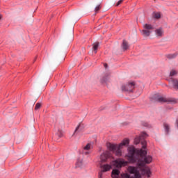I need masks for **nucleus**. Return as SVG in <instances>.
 I'll list each match as a JSON object with an SVG mask.
<instances>
[{
    "mask_svg": "<svg viewBox=\"0 0 178 178\" xmlns=\"http://www.w3.org/2000/svg\"><path fill=\"white\" fill-rule=\"evenodd\" d=\"M129 163H137V165L144 168L145 165H149L152 162V156H147V151L143 149H137L134 146L128 147V154L126 155Z\"/></svg>",
    "mask_w": 178,
    "mask_h": 178,
    "instance_id": "obj_1",
    "label": "nucleus"
},
{
    "mask_svg": "<svg viewBox=\"0 0 178 178\" xmlns=\"http://www.w3.org/2000/svg\"><path fill=\"white\" fill-rule=\"evenodd\" d=\"M147 137L148 134L145 132H143L139 137L135 138L134 144L137 145V144H140V143H141L142 148L145 149V148H147V141L145 140V138Z\"/></svg>",
    "mask_w": 178,
    "mask_h": 178,
    "instance_id": "obj_2",
    "label": "nucleus"
},
{
    "mask_svg": "<svg viewBox=\"0 0 178 178\" xmlns=\"http://www.w3.org/2000/svg\"><path fill=\"white\" fill-rule=\"evenodd\" d=\"M113 166L118 168V169H120L124 166H127L130 162L129 161H125L124 159H117L116 160L113 161Z\"/></svg>",
    "mask_w": 178,
    "mask_h": 178,
    "instance_id": "obj_3",
    "label": "nucleus"
},
{
    "mask_svg": "<svg viewBox=\"0 0 178 178\" xmlns=\"http://www.w3.org/2000/svg\"><path fill=\"white\" fill-rule=\"evenodd\" d=\"M135 88L136 83L134 82H129L126 85H122L121 87L122 90L126 92H133Z\"/></svg>",
    "mask_w": 178,
    "mask_h": 178,
    "instance_id": "obj_4",
    "label": "nucleus"
},
{
    "mask_svg": "<svg viewBox=\"0 0 178 178\" xmlns=\"http://www.w3.org/2000/svg\"><path fill=\"white\" fill-rule=\"evenodd\" d=\"M154 99H155V101H156V102H161V103L172 102V104H176V99H167V98H165V97H161V96L154 97Z\"/></svg>",
    "mask_w": 178,
    "mask_h": 178,
    "instance_id": "obj_5",
    "label": "nucleus"
},
{
    "mask_svg": "<svg viewBox=\"0 0 178 178\" xmlns=\"http://www.w3.org/2000/svg\"><path fill=\"white\" fill-rule=\"evenodd\" d=\"M100 159L101 162H108V159H112V154L109 151H106L101 155Z\"/></svg>",
    "mask_w": 178,
    "mask_h": 178,
    "instance_id": "obj_6",
    "label": "nucleus"
},
{
    "mask_svg": "<svg viewBox=\"0 0 178 178\" xmlns=\"http://www.w3.org/2000/svg\"><path fill=\"white\" fill-rule=\"evenodd\" d=\"M141 172H142V175L147 176L148 178L151 177V175H152V172H151V169H149V167L143 168L141 170Z\"/></svg>",
    "mask_w": 178,
    "mask_h": 178,
    "instance_id": "obj_7",
    "label": "nucleus"
},
{
    "mask_svg": "<svg viewBox=\"0 0 178 178\" xmlns=\"http://www.w3.org/2000/svg\"><path fill=\"white\" fill-rule=\"evenodd\" d=\"M118 147H119V145H115L109 143L107 144V147L109 149L110 152H115L116 149H118Z\"/></svg>",
    "mask_w": 178,
    "mask_h": 178,
    "instance_id": "obj_8",
    "label": "nucleus"
},
{
    "mask_svg": "<svg viewBox=\"0 0 178 178\" xmlns=\"http://www.w3.org/2000/svg\"><path fill=\"white\" fill-rule=\"evenodd\" d=\"M123 178H141V175L138 171L134 176L130 175L129 173H124Z\"/></svg>",
    "mask_w": 178,
    "mask_h": 178,
    "instance_id": "obj_9",
    "label": "nucleus"
},
{
    "mask_svg": "<svg viewBox=\"0 0 178 178\" xmlns=\"http://www.w3.org/2000/svg\"><path fill=\"white\" fill-rule=\"evenodd\" d=\"M127 172H129L130 175H135L136 173H138V169L137 167L129 165L127 168Z\"/></svg>",
    "mask_w": 178,
    "mask_h": 178,
    "instance_id": "obj_10",
    "label": "nucleus"
},
{
    "mask_svg": "<svg viewBox=\"0 0 178 178\" xmlns=\"http://www.w3.org/2000/svg\"><path fill=\"white\" fill-rule=\"evenodd\" d=\"M102 170L100 171L102 173L105 172H109V170H111L112 169V165H109V164H104L103 165L101 166Z\"/></svg>",
    "mask_w": 178,
    "mask_h": 178,
    "instance_id": "obj_11",
    "label": "nucleus"
},
{
    "mask_svg": "<svg viewBox=\"0 0 178 178\" xmlns=\"http://www.w3.org/2000/svg\"><path fill=\"white\" fill-rule=\"evenodd\" d=\"M123 51H127V49H129L130 48V45H129V42H127V41L126 40H123L122 41V44L121 45Z\"/></svg>",
    "mask_w": 178,
    "mask_h": 178,
    "instance_id": "obj_12",
    "label": "nucleus"
},
{
    "mask_svg": "<svg viewBox=\"0 0 178 178\" xmlns=\"http://www.w3.org/2000/svg\"><path fill=\"white\" fill-rule=\"evenodd\" d=\"M119 175H120V171L118 169L113 170L111 172V177L113 178H119Z\"/></svg>",
    "mask_w": 178,
    "mask_h": 178,
    "instance_id": "obj_13",
    "label": "nucleus"
},
{
    "mask_svg": "<svg viewBox=\"0 0 178 178\" xmlns=\"http://www.w3.org/2000/svg\"><path fill=\"white\" fill-rule=\"evenodd\" d=\"M129 143L130 140H129L128 138H125L118 145L119 147L123 148V147H125V145H129Z\"/></svg>",
    "mask_w": 178,
    "mask_h": 178,
    "instance_id": "obj_14",
    "label": "nucleus"
},
{
    "mask_svg": "<svg viewBox=\"0 0 178 178\" xmlns=\"http://www.w3.org/2000/svg\"><path fill=\"white\" fill-rule=\"evenodd\" d=\"M122 147H119L118 145L115 151L113 152L116 156H122Z\"/></svg>",
    "mask_w": 178,
    "mask_h": 178,
    "instance_id": "obj_15",
    "label": "nucleus"
},
{
    "mask_svg": "<svg viewBox=\"0 0 178 178\" xmlns=\"http://www.w3.org/2000/svg\"><path fill=\"white\" fill-rule=\"evenodd\" d=\"M155 33L157 37H162V35H163V30L162 29V28L156 29Z\"/></svg>",
    "mask_w": 178,
    "mask_h": 178,
    "instance_id": "obj_16",
    "label": "nucleus"
},
{
    "mask_svg": "<svg viewBox=\"0 0 178 178\" xmlns=\"http://www.w3.org/2000/svg\"><path fill=\"white\" fill-rule=\"evenodd\" d=\"M141 33L144 37H149L151 35V31H148L147 29L142 30Z\"/></svg>",
    "mask_w": 178,
    "mask_h": 178,
    "instance_id": "obj_17",
    "label": "nucleus"
},
{
    "mask_svg": "<svg viewBox=\"0 0 178 178\" xmlns=\"http://www.w3.org/2000/svg\"><path fill=\"white\" fill-rule=\"evenodd\" d=\"M143 29H145V30L151 31V30H154V26L149 24H145V25H143Z\"/></svg>",
    "mask_w": 178,
    "mask_h": 178,
    "instance_id": "obj_18",
    "label": "nucleus"
},
{
    "mask_svg": "<svg viewBox=\"0 0 178 178\" xmlns=\"http://www.w3.org/2000/svg\"><path fill=\"white\" fill-rule=\"evenodd\" d=\"M173 88L178 90V79H172Z\"/></svg>",
    "mask_w": 178,
    "mask_h": 178,
    "instance_id": "obj_19",
    "label": "nucleus"
},
{
    "mask_svg": "<svg viewBox=\"0 0 178 178\" xmlns=\"http://www.w3.org/2000/svg\"><path fill=\"white\" fill-rule=\"evenodd\" d=\"M176 56H177V54H176V53L166 55V58L168 59H175V58H176Z\"/></svg>",
    "mask_w": 178,
    "mask_h": 178,
    "instance_id": "obj_20",
    "label": "nucleus"
},
{
    "mask_svg": "<svg viewBox=\"0 0 178 178\" xmlns=\"http://www.w3.org/2000/svg\"><path fill=\"white\" fill-rule=\"evenodd\" d=\"M163 126H164V130L165 131V134H169V130L170 129L169 124H168L167 123H164Z\"/></svg>",
    "mask_w": 178,
    "mask_h": 178,
    "instance_id": "obj_21",
    "label": "nucleus"
},
{
    "mask_svg": "<svg viewBox=\"0 0 178 178\" xmlns=\"http://www.w3.org/2000/svg\"><path fill=\"white\" fill-rule=\"evenodd\" d=\"M109 80V76L106 75L105 76H104L102 80H101V83H108V81Z\"/></svg>",
    "mask_w": 178,
    "mask_h": 178,
    "instance_id": "obj_22",
    "label": "nucleus"
},
{
    "mask_svg": "<svg viewBox=\"0 0 178 178\" xmlns=\"http://www.w3.org/2000/svg\"><path fill=\"white\" fill-rule=\"evenodd\" d=\"M98 47H99V42H96L93 45V50L95 51V54H97V51L98 49Z\"/></svg>",
    "mask_w": 178,
    "mask_h": 178,
    "instance_id": "obj_23",
    "label": "nucleus"
},
{
    "mask_svg": "<svg viewBox=\"0 0 178 178\" xmlns=\"http://www.w3.org/2000/svg\"><path fill=\"white\" fill-rule=\"evenodd\" d=\"M178 72L175 70H172L170 72V76L173 77V76H176Z\"/></svg>",
    "mask_w": 178,
    "mask_h": 178,
    "instance_id": "obj_24",
    "label": "nucleus"
},
{
    "mask_svg": "<svg viewBox=\"0 0 178 178\" xmlns=\"http://www.w3.org/2000/svg\"><path fill=\"white\" fill-rule=\"evenodd\" d=\"M153 17L154 19H161V13H154L153 14Z\"/></svg>",
    "mask_w": 178,
    "mask_h": 178,
    "instance_id": "obj_25",
    "label": "nucleus"
},
{
    "mask_svg": "<svg viewBox=\"0 0 178 178\" xmlns=\"http://www.w3.org/2000/svg\"><path fill=\"white\" fill-rule=\"evenodd\" d=\"M102 8V6H101V4L97 5L95 8V13H98V12L99 11V10Z\"/></svg>",
    "mask_w": 178,
    "mask_h": 178,
    "instance_id": "obj_26",
    "label": "nucleus"
},
{
    "mask_svg": "<svg viewBox=\"0 0 178 178\" xmlns=\"http://www.w3.org/2000/svg\"><path fill=\"white\" fill-rule=\"evenodd\" d=\"M91 149V144L90 143H88L84 147L83 149L85 151H88L89 149Z\"/></svg>",
    "mask_w": 178,
    "mask_h": 178,
    "instance_id": "obj_27",
    "label": "nucleus"
},
{
    "mask_svg": "<svg viewBox=\"0 0 178 178\" xmlns=\"http://www.w3.org/2000/svg\"><path fill=\"white\" fill-rule=\"evenodd\" d=\"M41 108V104L37 103L35 106V111H38Z\"/></svg>",
    "mask_w": 178,
    "mask_h": 178,
    "instance_id": "obj_28",
    "label": "nucleus"
},
{
    "mask_svg": "<svg viewBox=\"0 0 178 178\" xmlns=\"http://www.w3.org/2000/svg\"><path fill=\"white\" fill-rule=\"evenodd\" d=\"M143 126H144L145 127H150L149 124H148V122H142Z\"/></svg>",
    "mask_w": 178,
    "mask_h": 178,
    "instance_id": "obj_29",
    "label": "nucleus"
},
{
    "mask_svg": "<svg viewBox=\"0 0 178 178\" xmlns=\"http://www.w3.org/2000/svg\"><path fill=\"white\" fill-rule=\"evenodd\" d=\"M58 136L60 138L63 136V134L62 133V131L59 130L58 134H57Z\"/></svg>",
    "mask_w": 178,
    "mask_h": 178,
    "instance_id": "obj_30",
    "label": "nucleus"
},
{
    "mask_svg": "<svg viewBox=\"0 0 178 178\" xmlns=\"http://www.w3.org/2000/svg\"><path fill=\"white\" fill-rule=\"evenodd\" d=\"M122 2H123V0H119L116 3L115 6H119V5L122 4Z\"/></svg>",
    "mask_w": 178,
    "mask_h": 178,
    "instance_id": "obj_31",
    "label": "nucleus"
},
{
    "mask_svg": "<svg viewBox=\"0 0 178 178\" xmlns=\"http://www.w3.org/2000/svg\"><path fill=\"white\" fill-rule=\"evenodd\" d=\"M103 175L104 174H103L102 172H99V177L98 178H102Z\"/></svg>",
    "mask_w": 178,
    "mask_h": 178,
    "instance_id": "obj_32",
    "label": "nucleus"
},
{
    "mask_svg": "<svg viewBox=\"0 0 178 178\" xmlns=\"http://www.w3.org/2000/svg\"><path fill=\"white\" fill-rule=\"evenodd\" d=\"M79 129H80V124L78 125L74 131V134L78 131Z\"/></svg>",
    "mask_w": 178,
    "mask_h": 178,
    "instance_id": "obj_33",
    "label": "nucleus"
},
{
    "mask_svg": "<svg viewBox=\"0 0 178 178\" xmlns=\"http://www.w3.org/2000/svg\"><path fill=\"white\" fill-rule=\"evenodd\" d=\"M104 66L105 69H107V68H108V64L104 63Z\"/></svg>",
    "mask_w": 178,
    "mask_h": 178,
    "instance_id": "obj_34",
    "label": "nucleus"
},
{
    "mask_svg": "<svg viewBox=\"0 0 178 178\" xmlns=\"http://www.w3.org/2000/svg\"><path fill=\"white\" fill-rule=\"evenodd\" d=\"M124 175V173L121 174V178H123Z\"/></svg>",
    "mask_w": 178,
    "mask_h": 178,
    "instance_id": "obj_35",
    "label": "nucleus"
}]
</instances>
